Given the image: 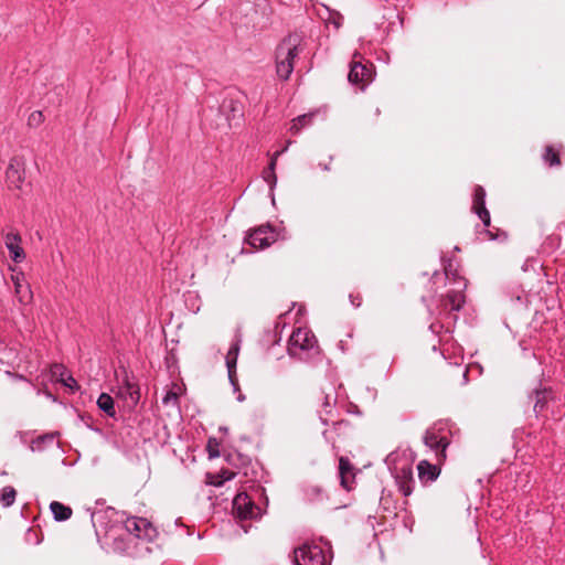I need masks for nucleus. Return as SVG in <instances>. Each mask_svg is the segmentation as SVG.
Wrapping results in <instances>:
<instances>
[{"instance_id": "obj_17", "label": "nucleus", "mask_w": 565, "mask_h": 565, "mask_svg": "<svg viewBox=\"0 0 565 565\" xmlns=\"http://www.w3.org/2000/svg\"><path fill=\"white\" fill-rule=\"evenodd\" d=\"M288 146H286L284 149L279 150V151H276L271 159H270V162L268 164V167L264 170L263 172V178L264 180L269 184L270 189L273 190L274 186L276 185L277 183V177H276V173H275V169H276V162H277V158L287 150Z\"/></svg>"}, {"instance_id": "obj_20", "label": "nucleus", "mask_w": 565, "mask_h": 565, "mask_svg": "<svg viewBox=\"0 0 565 565\" xmlns=\"http://www.w3.org/2000/svg\"><path fill=\"white\" fill-rule=\"evenodd\" d=\"M119 388H127L129 391V405L136 406L140 398L139 386L131 382L129 376L125 374L122 385Z\"/></svg>"}, {"instance_id": "obj_29", "label": "nucleus", "mask_w": 565, "mask_h": 565, "mask_svg": "<svg viewBox=\"0 0 565 565\" xmlns=\"http://www.w3.org/2000/svg\"><path fill=\"white\" fill-rule=\"evenodd\" d=\"M543 159L551 167L559 164V157L552 147H546Z\"/></svg>"}, {"instance_id": "obj_26", "label": "nucleus", "mask_w": 565, "mask_h": 565, "mask_svg": "<svg viewBox=\"0 0 565 565\" xmlns=\"http://www.w3.org/2000/svg\"><path fill=\"white\" fill-rule=\"evenodd\" d=\"M313 115L312 114H305L301 116H298L292 120L290 131L292 134H298L303 127L310 125L312 120Z\"/></svg>"}, {"instance_id": "obj_28", "label": "nucleus", "mask_w": 565, "mask_h": 565, "mask_svg": "<svg viewBox=\"0 0 565 565\" xmlns=\"http://www.w3.org/2000/svg\"><path fill=\"white\" fill-rule=\"evenodd\" d=\"M307 499L311 502L321 501L326 498L323 490L317 486L308 487L306 490Z\"/></svg>"}, {"instance_id": "obj_6", "label": "nucleus", "mask_w": 565, "mask_h": 565, "mask_svg": "<svg viewBox=\"0 0 565 565\" xmlns=\"http://www.w3.org/2000/svg\"><path fill=\"white\" fill-rule=\"evenodd\" d=\"M26 161L23 157L11 158L6 171V179L10 188L21 190L25 181Z\"/></svg>"}, {"instance_id": "obj_4", "label": "nucleus", "mask_w": 565, "mask_h": 565, "mask_svg": "<svg viewBox=\"0 0 565 565\" xmlns=\"http://www.w3.org/2000/svg\"><path fill=\"white\" fill-rule=\"evenodd\" d=\"M233 515L238 521L257 519L262 515L260 509L255 505L254 501L247 493L242 492L236 494L233 500Z\"/></svg>"}, {"instance_id": "obj_11", "label": "nucleus", "mask_w": 565, "mask_h": 565, "mask_svg": "<svg viewBox=\"0 0 565 565\" xmlns=\"http://www.w3.org/2000/svg\"><path fill=\"white\" fill-rule=\"evenodd\" d=\"M12 282L18 301L21 305L29 303L32 299V291L30 285L25 281L23 273L12 275Z\"/></svg>"}, {"instance_id": "obj_15", "label": "nucleus", "mask_w": 565, "mask_h": 565, "mask_svg": "<svg viewBox=\"0 0 565 565\" xmlns=\"http://www.w3.org/2000/svg\"><path fill=\"white\" fill-rule=\"evenodd\" d=\"M465 303V295L462 290H450L441 299L440 306L444 310L459 311Z\"/></svg>"}, {"instance_id": "obj_24", "label": "nucleus", "mask_w": 565, "mask_h": 565, "mask_svg": "<svg viewBox=\"0 0 565 565\" xmlns=\"http://www.w3.org/2000/svg\"><path fill=\"white\" fill-rule=\"evenodd\" d=\"M417 469L420 479L433 481L437 478L436 467L430 465L427 460H422Z\"/></svg>"}, {"instance_id": "obj_19", "label": "nucleus", "mask_w": 565, "mask_h": 565, "mask_svg": "<svg viewBox=\"0 0 565 565\" xmlns=\"http://www.w3.org/2000/svg\"><path fill=\"white\" fill-rule=\"evenodd\" d=\"M335 405V398L326 394L322 402V409L319 411V417L323 425H329V416L332 415Z\"/></svg>"}, {"instance_id": "obj_33", "label": "nucleus", "mask_w": 565, "mask_h": 565, "mask_svg": "<svg viewBox=\"0 0 565 565\" xmlns=\"http://www.w3.org/2000/svg\"><path fill=\"white\" fill-rule=\"evenodd\" d=\"M350 301L356 308L361 306V298L359 296L350 295Z\"/></svg>"}, {"instance_id": "obj_5", "label": "nucleus", "mask_w": 565, "mask_h": 565, "mask_svg": "<svg viewBox=\"0 0 565 565\" xmlns=\"http://www.w3.org/2000/svg\"><path fill=\"white\" fill-rule=\"evenodd\" d=\"M126 530L139 540L147 542L153 541L157 535V529L145 518H128L125 522Z\"/></svg>"}, {"instance_id": "obj_1", "label": "nucleus", "mask_w": 565, "mask_h": 565, "mask_svg": "<svg viewBox=\"0 0 565 565\" xmlns=\"http://www.w3.org/2000/svg\"><path fill=\"white\" fill-rule=\"evenodd\" d=\"M301 36L297 33L286 36L276 50V71L281 79H288L294 71V60L299 53Z\"/></svg>"}, {"instance_id": "obj_22", "label": "nucleus", "mask_w": 565, "mask_h": 565, "mask_svg": "<svg viewBox=\"0 0 565 565\" xmlns=\"http://www.w3.org/2000/svg\"><path fill=\"white\" fill-rule=\"evenodd\" d=\"M323 11L319 12V15L327 22L334 25L335 29H339L342 25L343 17L340 12L330 10L328 7H323Z\"/></svg>"}, {"instance_id": "obj_16", "label": "nucleus", "mask_w": 565, "mask_h": 565, "mask_svg": "<svg viewBox=\"0 0 565 565\" xmlns=\"http://www.w3.org/2000/svg\"><path fill=\"white\" fill-rule=\"evenodd\" d=\"M551 391L547 388L535 390L530 396V399H534L533 411L539 415L547 405L551 398Z\"/></svg>"}, {"instance_id": "obj_27", "label": "nucleus", "mask_w": 565, "mask_h": 565, "mask_svg": "<svg viewBox=\"0 0 565 565\" xmlns=\"http://www.w3.org/2000/svg\"><path fill=\"white\" fill-rule=\"evenodd\" d=\"M15 497L17 491L14 490V488L11 486H7L2 489L0 502L4 508H9L14 503Z\"/></svg>"}, {"instance_id": "obj_12", "label": "nucleus", "mask_w": 565, "mask_h": 565, "mask_svg": "<svg viewBox=\"0 0 565 565\" xmlns=\"http://www.w3.org/2000/svg\"><path fill=\"white\" fill-rule=\"evenodd\" d=\"M348 79L353 84L364 85L372 81V70L361 62H352Z\"/></svg>"}, {"instance_id": "obj_18", "label": "nucleus", "mask_w": 565, "mask_h": 565, "mask_svg": "<svg viewBox=\"0 0 565 565\" xmlns=\"http://www.w3.org/2000/svg\"><path fill=\"white\" fill-rule=\"evenodd\" d=\"M353 466L347 457H340L339 459V475L341 486L350 491L351 490V481L347 479V475L350 473L352 476Z\"/></svg>"}, {"instance_id": "obj_2", "label": "nucleus", "mask_w": 565, "mask_h": 565, "mask_svg": "<svg viewBox=\"0 0 565 565\" xmlns=\"http://www.w3.org/2000/svg\"><path fill=\"white\" fill-rule=\"evenodd\" d=\"M287 351L291 358L307 361L319 353L318 341L310 330L298 328L289 338Z\"/></svg>"}, {"instance_id": "obj_7", "label": "nucleus", "mask_w": 565, "mask_h": 565, "mask_svg": "<svg viewBox=\"0 0 565 565\" xmlns=\"http://www.w3.org/2000/svg\"><path fill=\"white\" fill-rule=\"evenodd\" d=\"M276 241L275 232L269 225H260L250 231L246 237V243L254 248H266Z\"/></svg>"}, {"instance_id": "obj_25", "label": "nucleus", "mask_w": 565, "mask_h": 565, "mask_svg": "<svg viewBox=\"0 0 565 565\" xmlns=\"http://www.w3.org/2000/svg\"><path fill=\"white\" fill-rule=\"evenodd\" d=\"M53 374L54 375L58 374L61 376L60 381L65 386L70 387L71 390L78 388L77 382H76V380L72 375H67L65 377L66 371H65V369L62 365H55L54 370H53Z\"/></svg>"}, {"instance_id": "obj_9", "label": "nucleus", "mask_w": 565, "mask_h": 565, "mask_svg": "<svg viewBox=\"0 0 565 565\" xmlns=\"http://www.w3.org/2000/svg\"><path fill=\"white\" fill-rule=\"evenodd\" d=\"M424 444L436 451L438 457L446 458L448 440L445 436H439L437 430L428 429L424 436Z\"/></svg>"}, {"instance_id": "obj_23", "label": "nucleus", "mask_w": 565, "mask_h": 565, "mask_svg": "<svg viewBox=\"0 0 565 565\" xmlns=\"http://www.w3.org/2000/svg\"><path fill=\"white\" fill-rule=\"evenodd\" d=\"M97 406L110 417H114L116 414L114 399L109 394L102 393L97 399Z\"/></svg>"}, {"instance_id": "obj_36", "label": "nucleus", "mask_w": 565, "mask_h": 565, "mask_svg": "<svg viewBox=\"0 0 565 565\" xmlns=\"http://www.w3.org/2000/svg\"><path fill=\"white\" fill-rule=\"evenodd\" d=\"M347 479H349L351 481V487L353 486V481H354V473L352 472V476L350 473L347 475Z\"/></svg>"}, {"instance_id": "obj_8", "label": "nucleus", "mask_w": 565, "mask_h": 565, "mask_svg": "<svg viewBox=\"0 0 565 565\" xmlns=\"http://www.w3.org/2000/svg\"><path fill=\"white\" fill-rule=\"evenodd\" d=\"M241 342H242V337L237 332L235 334V339H234L233 343L231 344L228 352L225 356L228 380H230L231 384L233 385L234 391H238V383L236 380V363H237V358H238V353L241 350Z\"/></svg>"}, {"instance_id": "obj_34", "label": "nucleus", "mask_w": 565, "mask_h": 565, "mask_svg": "<svg viewBox=\"0 0 565 565\" xmlns=\"http://www.w3.org/2000/svg\"><path fill=\"white\" fill-rule=\"evenodd\" d=\"M118 394L129 403V391L127 388H119Z\"/></svg>"}, {"instance_id": "obj_14", "label": "nucleus", "mask_w": 565, "mask_h": 565, "mask_svg": "<svg viewBox=\"0 0 565 565\" xmlns=\"http://www.w3.org/2000/svg\"><path fill=\"white\" fill-rule=\"evenodd\" d=\"M398 490L405 495L408 497L413 492L414 487V478L413 471L411 467H403L395 477Z\"/></svg>"}, {"instance_id": "obj_21", "label": "nucleus", "mask_w": 565, "mask_h": 565, "mask_svg": "<svg viewBox=\"0 0 565 565\" xmlns=\"http://www.w3.org/2000/svg\"><path fill=\"white\" fill-rule=\"evenodd\" d=\"M50 509L53 513L55 521H66L72 515V509L57 501H53L50 504Z\"/></svg>"}, {"instance_id": "obj_38", "label": "nucleus", "mask_w": 565, "mask_h": 565, "mask_svg": "<svg viewBox=\"0 0 565 565\" xmlns=\"http://www.w3.org/2000/svg\"><path fill=\"white\" fill-rule=\"evenodd\" d=\"M445 274H446L447 276H448V274H449V267H447V266L445 267Z\"/></svg>"}, {"instance_id": "obj_35", "label": "nucleus", "mask_w": 565, "mask_h": 565, "mask_svg": "<svg viewBox=\"0 0 565 565\" xmlns=\"http://www.w3.org/2000/svg\"><path fill=\"white\" fill-rule=\"evenodd\" d=\"M532 267H533L532 260L531 259H526L524 262V264L522 265V270L523 271H527Z\"/></svg>"}, {"instance_id": "obj_30", "label": "nucleus", "mask_w": 565, "mask_h": 565, "mask_svg": "<svg viewBox=\"0 0 565 565\" xmlns=\"http://www.w3.org/2000/svg\"><path fill=\"white\" fill-rule=\"evenodd\" d=\"M223 109H230L233 113V118L242 116L241 104L234 99H228L223 103Z\"/></svg>"}, {"instance_id": "obj_3", "label": "nucleus", "mask_w": 565, "mask_h": 565, "mask_svg": "<svg viewBox=\"0 0 565 565\" xmlns=\"http://www.w3.org/2000/svg\"><path fill=\"white\" fill-rule=\"evenodd\" d=\"M297 565H330L323 550L316 544H303L294 552Z\"/></svg>"}, {"instance_id": "obj_31", "label": "nucleus", "mask_w": 565, "mask_h": 565, "mask_svg": "<svg viewBox=\"0 0 565 565\" xmlns=\"http://www.w3.org/2000/svg\"><path fill=\"white\" fill-rule=\"evenodd\" d=\"M178 399H179V396L175 392L168 391L162 398V403L166 406L172 405L174 407H178Z\"/></svg>"}, {"instance_id": "obj_32", "label": "nucleus", "mask_w": 565, "mask_h": 565, "mask_svg": "<svg viewBox=\"0 0 565 565\" xmlns=\"http://www.w3.org/2000/svg\"><path fill=\"white\" fill-rule=\"evenodd\" d=\"M42 118L41 111H33L29 117V125L39 124L42 121Z\"/></svg>"}, {"instance_id": "obj_10", "label": "nucleus", "mask_w": 565, "mask_h": 565, "mask_svg": "<svg viewBox=\"0 0 565 565\" xmlns=\"http://www.w3.org/2000/svg\"><path fill=\"white\" fill-rule=\"evenodd\" d=\"M484 198H486L484 189L480 185L476 186L475 194H473L472 209H473L475 213L479 216V218L482 221L483 225L489 226L491 220H490V213L486 207Z\"/></svg>"}, {"instance_id": "obj_37", "label": "nucleus", "mask_w": 565, "mask_h": 565, "mask_svg": "<svg viewBox=\"0 0 565 565\" xmlns=\"http://www.w3.org/2000/svg\"><path fill=\"white\" fill-rule=\"evenodd\" d=\"M237 401H238V402H243V401H245V395H244V394H242V393H239V394H238V396H237Z\"/></svg>"}, {"instance_id": "obj_13", "label": "nucleus", "mask_w": 565, "mask_h": 565, "mask_svg": "<svg viewBox=\"0 0 565 565\" xmlns=\"http://www.w3.org/2000/svg\"><path fill=\"white\" fill-rule=\"evenodd\" d=\"M20 244L21 236L18 233H8L6 235V247L14 263H21L25 258V253Z\"/></svg>"}]
</instances>
